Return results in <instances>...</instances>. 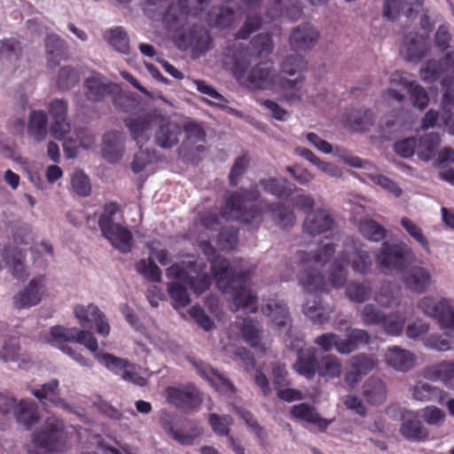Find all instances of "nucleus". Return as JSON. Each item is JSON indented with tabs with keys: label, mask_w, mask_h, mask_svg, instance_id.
I'll use <instances>...</instances> for the list:
<instances>
[{
	"label": "nucleus",
	"mask_w": 454,
	"mask_h": 454,
	"mask_svg": "<svg viewBox=\"0 0 454 454\" xmlns=\"http://www.w3.org/2000/svg\"><path fill=\"white\" fill-rule=\"evenodd\" d=\"M209 262L217 287L230 296L235 309H244L248 312H255L258 309L257 297L247 289L249 275L254 269H239L238 263L242 262L241 259L234 261L233 265H231L221 255L213 257Z\"/></svg>",
	"instance_id": "f257e3e1"
},
{
	"label": "nucleus",
	"mask_w": 454,
	"mask_h": 454,
	"mask_svg": "<svg viewBox=\"0 0 454 454\" xmlns=\"http://www.w3.org/2000/svg\"><path fill=\"white\" fill-rule=\"evenodd\" d=\"M205 269V262L193 255L167 269V277L172 279L168 283V291L174 308L184 307L191 301L183 281L197 294H201L209 288L211 278L204 272Z\"/></svg>",
	"instance_id": "f03ea898"
},
{
	"label": "nucleus",
	"mask_w": 454,
	"mask_h": 454,
	"mask_svg": "<svg viewBox=\"0 0 454 454\" xmlns=\"http://www.w3.org/2000/svg\"><path fill=\"white\" fill-rule=\"evenodd\" d=\"M303 82L302 76L288 79L277 74L272 63L262 61L251 68L240 84L251 90H270L277 88L283 100L288 104H296L302 99Z\"/></svg>",
	"instance_id": "7ed1b4c3"
},
{
	"label": "nucleus",
	"mask_w": 454,
	"mask_h": 454,
	"mask_svg": "<svg viewBox=\"0 0 454 454\" xmlns=\"http://www.w3.org/2000/svg\"><path fill=\"white\" fill-rule=\"evenodd\" d=\"M259 192L256 190L235 192L227 198L220 215L207 213L201 218V224L208 230L216 229L221 219L239 220L244 223L257 227L262 222V212L254 206L249 205L256 200Z\"/></svg>",
	"instance_id": "20e7f679"
},
{
	"label": "nucleus",
	"mask_w": 454,
	"mask_h": 454,
	"mask_svg": "<svg viewBox=\"0 0 454 454\" xmlns=\"http://www.w3.org/2000/svg\"><path fill=\"white\" fill-rule=\"evenodd\" d=\"M155 121L156 119L153 115L146 114L129 119L125 121L132 138L140 148L135 154L132 162V169L136 173L142 171L147 165L156 162L158 160L155 150L150 148L142 149L143 145L150 139V129Z\"/></svg>",
	"instance_id": "39448f33"
},
{
	"label": "nucleus",
	"mask_w": 454,
	"mask_h": 454,
	"mask_svg": "<svg viewBox=\"0 0 454 454\" xmlns=\"http://www.w3.org/2000/svg\"><path fill=\"white\" fill-rule=\"evenodd\" d=\"M209 1L177 0L168 6L164 15V22L169 28L179 31L188 23L190 18L198 17L208 6Z\"/></svg>",
	"instance_id": "423d86ee"
},
{
	"label": "nucleus",
	"mask_w": 454,
	"mask_h": 454,
	"mask_svg": "<svg viewBox=\"0 0 454 454\" xmlns=\"http://www.w3.org/2000/svg\"><path fill=\"white\" fill-rule=\"evenodd\" d=\"M166 399L182 411H191L202 403L198 388L192 384L170 386L166 388Z\"/></svg>",
	"instance_id": "0eeeda50"
},
{
	"label": "nucleus",
	"mask_w": 454,
	"mask_h": 454,
	"mask_svg": "<svg viewBox=\"0 0 454 454\" xmlns=\"http://www.w3.org/2000/svg\"><path fill=\"white\" fill-rule=\"evenodd\" d=\"M337 223L329 209L319 207L309 211L302 222L304 234L315 237L328 231H333Z\"/></svg>",
	"instance_id": "6e6552de"
},
{
	"label": "nucleus",
	"mask_w": 454,
	"mask_h": 454,
	"mask_svg": "<svg viewBox=\"0 0 454 454\" xmlns=\"http://www.w3.org/2000/svg\"><path fill=\"white\" fill-rule=\"evenodd\" d=\"M341 256L342 260L349 264L355 272L362 275L370 272L372 265V257L359 241L347 239Z\"/></svg>",
	"instance_id": "1a4fd4ad"
},
{
	"label": "nucleus",
	"mask_w": 454,
	"mask_h": 454,
	"mask_svg": "<svg viewBox=\"0 0 454 454\" xmlns=\"http://www.w3.org/2000/svg\"><path fill=\"white\" fill-rule=\"evenodd\" d=\"M85 95L87 98L93 102H98L104 99L106 95L112 97L116 104L117 98L121 97V90L115 83L107 82L99 74H91L85 81Z\"/></svg>",
	"instance_id": "9d476101"
},
{
	"label": "nucleus",
	"mask_w": 454,
	"mask_h": 454,
	"mask_svg": "<svg viewBox=\"0 0 454 454\" xmlns=\"http://www.w3.org/2000/svg\"><path fill=\"white\" fill-rule=\"evenodd\" d=\"M408 253L409 250L403 245L385 242L376 255V263L382 271L387 273L392 270L402 268Z\"/></svg>",
	"instance_id": "9b49d317"
},
{
	"label": "nucleus",
	"mask_w": 454,
	"mask_h": 454,
	"mask_svg": "<svg viewBox=\"0 0 454 454\" xmlns=\"http://www.w3.org/2000/svg\"><path fill=\"white\" fill-rule=\"evenodd\" d=\"M224 56L225 64L231 66L233 75L240 83L247 75V70L251 63L249 50L240 43L232 44L226 50Z\"/></svg>",
	"instance_id": "f8f14e48"
},
{
	"label": "nucleus",
	"mask_w": 454,
	"mask_h": 454,
	"mask_svg": "<svg viewBox=\"0 0 454 454\" xmlns=\"http://www.w3.org/2000/svg\"><path fill=\"white\" fill-rule=\"evenodd\" d=\"M73 311L83 328L87 326V324L94 323L98 334L107 336L110 333V325L106 321L105 315L95 304L90 303L86 306L77 304L74 307Z\"/></svg>",
	"instance_id": "ddd939ff"
},
{
	"label": "nucleus",
	"mask_w": 454,
	"mask_h": 454,
	"mask_svg": "<svg viewBox=\"0 0 454 454\" xmlns=\"http://www.w3.org/2000/svg\"><path fill=\"white\" fill-rule=\"evenodd\" d=\"M101 231L103 236L112 244V246L121 253H129L133 246V236L128 227L114 223L106 225L103 219L101 221Z\"/></svg>",
	"instance_id": "4468645a"
},
{
	"label": "nucleus",
	"mask_w": 454,
	"mask_h": 454,
	"mask_svg": "<svg viewBox=\"0 0 454 454\" xmlns=\"http://www.w3.org/2000/svg\"><path fill=\"white\" fill-rule=\"evenodd\" d=\"M298 284L305 294H328L329 284L317 268L306 267L298 275Z\"/></svg>",
	"instance_id": "2eb2a0df"
},
{
	"label": "nucleus",
	"mask_w": 454,
	"mask_h": 454,
	"mask_svg": "<svg viewBox=\"0 0 454 454\" xmlns=\"http://www.w3.org/2000/svg\"><path fill=\"white\" fill-rule=\"evenodd\" d=\"M301 310L303 315L314 325H322L329 321L334 307L325 303L323 298L317 295L307 299L302 304Z\"/></svg>",
	"instance_id": "dca6fc26"
},
{
	"label": "nucleus",
	"mask_w": 454,
	"mask_h": 454,
	"mask_svg": "<svg viewBox=\"0 0 454 454\" xmlns=\"http://www.w3.org/2000/svg\"><path fill=\"white\" fill-rule=\"evenodd\" d=\"M33 442L42 450V453L57 449V418L54 415L46 418L40 429L33 434Z\"/></svg>",
	"instance_id": "f3484780"
},
{
	"label": "nucleus",
	"mask_w": 454,
	"mask_h": 454,
	"mask_svg": "<svg viewBox=\"0 0 454 454\" xmlns=\"http://www.w3.org/2000/svg\"><path fill=\"white\" fill-rule=\"evenodd\" d=\"M262 311L270 318L273 326L287 329L291 325V317L286 302L278 298H268L263 301Z\"/></svg>",
	"instance_id": "a211bd4d"
},
{
	"label": "nucleus",
	"mask_w": 454,
	"mask_h": 454,
	"mask_svg": "<svg viewBox=\"0 0 454 454\" xmlns=\"http://www.w3.org/2000/svg\"><path fill=\"white\" fill-rule=\"evenodd\" d=\"M318 37V31L311 24L303 23L293 30L289 43L295 51H307L315 46Z\"/></svg>",
	"instance_id": "6ab92c4d"
},
{
	"label": "nucleus",
	"mask_w": 454,
	"mask_h": 454,
	"mask_svg": "<svg viewBox=\"0 0 454 454\" xmlns=\"http://www.w3.org/2000/svg\"><path fill=\"white\" fill-rule=\"evenodd\" d=\"M211 38L208 31L202 27H193L188 33L179 32L177 35V46L185 50L193 48L200 52L209 50Z\"/></svg>",
	"instance_id": "aec40b11"
},
{
	"label": "nucleus",
	"mask_w": 454,
	"mask_h": 454,
	"mask_svg": "<svg viewBox=\"0 0 454 454\" xmlns=\"http://www.w3.org/2000/svg\"><path fill=\"white\" fill-rule=\"evenodd\" d=\"M192 365L195 368L197 372L204 379H206L211 385L219 392L229 394L234 393L235 387L233 384L225 378L223 374L214 370L209 364L202 361L195 359H189Z\"/></svg>",
	"instance_id": "412c9836"
},
{
	"label": "nucleus",
	"mask_w": 454,
	"mask_h": 454,
	"mask_svg": "<svg viewBox=\"0 0 454 454\" xmlns=\"http://www.w3.org/2000/svg\"><path fill=\"white\" fill-rule=\"evenodd\" d=\"M45 278L43 276L33 278L27 286L13 296V304L17 309L29 308L41 301L44 288Z\"/></svg>",
	"instance_id": "4be33fe9"
},
{
	"label": "nucleus",
	"mask_w": 454,
	"mask_h": 454,
	"mask_svg": "<svg viewBox=\"0 0 454 454\" xmlns=\"http://www.w3.org/2000/svg\"><path fill=\"white\" fill-rule=\"evenodd\" d=\"M385 360L387 364L394 370L407 372L415 366L417 356L408 349L393 346L387 349Z\"/></svg>",
	"instance_id": "5701e85b"
},
{
	"label": "nucleus",
	"mask_w": 454,
	"mask_h": 454,
	"mask_svg": "<svg viewBox=\"0 0 454 454\" xmlns=\"http://www.w3.org/2000/svg\"><path fill=\"white\" fill-rule=\"evenodd\" d=\"M414 400L422 403L437 402L442 404L448 396V392L442 388L422 380H418L410 387Z\"/></svg>",
	"instance_id": "b1692460"
},
{
	"label": "nucleus",
	"mask_w": 454,
	"mask_h": 454,
	"mask_svg": "<svg viewBox=\"0 0 454 454\" xmlns=\"http://www.w3.org/2000/svg\"><path fill=\"white\" fill-rule=\"evenodd\" d=\"M181 127L173 121L163 120L154 134V142L163 149H170L179 142Z\"/></svg>",
	"instance_id": "393cba45"
},
{
	"label": "nucleus",
	"mask_w": 454,
	"mask_h": 454,
	"mask_svg": "<svg viewBox=\"0 0 454 454\" xmlns=\"http://www.w3.org/2000/svg\"><path fill=\"white\" fill-rule=\"evenodd\" d=\"M13 418L20 426L30 430L40 419L37 404L32 400H20L14 410Z\"/></svg>",
	"instance_id": "a878e982"
},
{
	"label": "nucleus",
	"mask_w": 454,
	"mask_h": 454,
	"mask_svg": "<svg viewBox=\"0 0 454 454\" xmlns=\"http://www.w3.org/2000/svg\"><path fill=\"white\" fill-rule=\"evenodd\" d=\"M400 434L403 438L411 442L425 441L428 437L427 429L413 412H409L403 416Z\"/></svg>",
	"instance_id": "bb28decb"
},
{
	"label": "nucleus",
	"mask_w": 454,
	"mask_h": 454,
	"mask_svg": "<svg viewBox=\"0 0 454 454\" xmlns=\"http://www.w3.org/2000/svg\"><path fill=\"white\" fill-rule=\"evenodd\" d=\"M405 286L417 294L424 293L432 282L427 270L419 266L408 269L403 275Z\"/></svg>",
	"instance_id": "cd10ccee"
},
{
	"label": "nucleus",
	"mask_w": 454,
	"mask_h": 454,
	"mask_svg": "<svg viewBox=\"0 0 454 454\" xmlns=\"http://www.w3.org/2000/svg\"><path fill=\"white\" fill-rule=\"evenodd\" d=\"M20 349L18 337L5 336L0 348V359L5 363L12 362L19 368L25 369L30 361L20 353Z\"/></svg>",
	"instance_id": "c85d7f7f"
},
{
	"label": "nucleus",
	"mask_w": 454,
	"mask_h": 454,
	"mask_svg": "<svg viewBox=\"0 0 454 454\" xmlns=\"http://www.w3.org/2000/svg\"><path fill=\"white\" fill-rule=\"evenodd\" d=\"M318 362L314 348L301 349L297 353V358L293 367L297 373L311 380L317 373Z\"/></svg>",
	"instance_id": "c756f323"
},
{
	"label": "nucleus",
	"mask_w": 454,
	"mask_h": 454,
	"mask_svg": "<svg viewBox=\"0 0 454 454\" xmlns=\"http://www.w3.org/2000/svg\"><path fill=\"white\" fill-rule=\"evenodd\" d=\"M124 137L118 131H111L104 136L102 154L109 162L120 160L124 153Z\"/></svg>",
	"instance_id": "7c9ffc66"
},
{
	"label": "nucleus",
	"mask_w": 454,
	"mask_h": 454,
	"mask_svg": "<svg viewBox=\"0 0 454 454\" xmlns=\"http://www.w3.org/2000/svg\"><path fill=\"white\" fill-rule=\"evenodd\" d=\"M370 334L367 331L360 328L346 329V337L341 339V343L339 344L338 353L340 355H348L359 347L370 343Z\"/></svg>",
	"instance_id": "2f4dec72"
},
{
	"label": "nucleus",
	"mask_w": 454,
	"mask_h": 454,
	"mask_svg": "<svg viewBox=\"0 0 454 454\" xmlns=\"http://www.w3.org/2000/svg\"><path fill=\"white\" fill-rule=\"evenodd\" d=\"M401 51L407 60L417 61L426 56L428 48L422 35L410 33L406 35Z\"/></svg>",
	"instance_id": "473e14b6"
},
{
	"label": "nucleus",
	"mask_w": 454,
	"mask_h": 454,
	"mask_svg": "<svg viewBox=\"0 0 454 454\" xmlns=\"http://www.w3.org/2000/svg\"><path fill=\"white\" fill-rule=\"evenodd\" d=\"M451 304L444 298L436 300L431 296H425L418 302V308L426 315L435 318L441 325Z\"/></svg>",
	"instance_id": "72a5a7b5"
},
{
	"label": "nucleus",
	"mask_w": 454,
	"mask_h": 454,
	"mask_svg": "<svg viewBox=\"0 0 454 454\" xmlns=\"http://www.w3.org/2000/svg\"><path fill=\"white\" fill-rule=\"evenodd\" d=\"M334 252V246L328 242L321 245L314 254L303 250L297 251L294 256V262L298 265H303L313 261L324 265L330 260Z\"/></svg>",
	"instance_id": "f704fd0d"
},
{
	"label": "nucleus",
	"mask_w": 454,
	"mask_h": 454,
	"mask_svg": "<svg viewBox=\"0 0 454 454\" xmlns=\"http://www.w3.org/2000/svg\"><path fill=\"white\" fill-rule=\"evenodd\" d=\"M291 414L296 419L316 425L321 431H325L333 422V419L322 418L315 407L307 403L294 405Z\"/></svg>",
	"instance_id": "c9c22d12"
},
{
	"label": "nucleus",
	"mask_w": 454,
	"mask_h": 454,
	"mask_svg": "<svg viewBox=\"0 0 454 454\" xmlns=\"http://www.w3.org/2000/svg\"><path fill=\"white\" fill-rule=\"evenodd\" d=\"M185 139L184 145L188 147L191 153L203 152V144L206 142L207 134L204 129L197 122L187 121L184 125Z\"/></svg>",
	"instance_id": "e433bc0d"
},
{
	"label": "nucleus",
	"mask_w": 454,
	"mask_h": 454,
	"mask_svg": "<svg viewBox=\"0 0 454 454\" xmlns=\"http://www.w3.org/2000/svg\"><path fill=\"white\" fill-rule=\"evenodd\" d=\"M27 133L37 143L45 139L48 134V117L43 111L34 110L30 112Z\"/></svg>",
	"instance_id": "4c0bfd02"
},
{
	"label": "nucleus",
	"mask_w": 454,
	"mask_h": 454,
	"mask_svg": "<svg viewBox=\"0 0 454 454\" xmlns=\"http://www.w3.org/2000/svg\"><path fill=\"white\" fill-rule=\"evenodd\" d=\"M399 84L403 89H406L411 95V99L414 106L420 110L427 107L429 102V97L426 90L418 84L416 82L409 81L403 77L391 79V84Z\"/></svg>",
	"instance_id": "58836bf2"
},
{
	"label": "nucleus",
	"mask_w": 454,
	"mask_h": 454,
	"mask_svg": "<svg viewBox=\"0 0 454 454\" xmlns=\"http://www.w3.org/2000/svg\"><path fill=\"white\" fill-rule=\"evenodd\" d=\"M423 0H386L383 13L391 20H395L401 12L411 18L413 7L421 6Z\"/></svg>",
	"instance_id": "ea45409f"
},
{
	"label": "nucleus",
	"mask_w": 454,
	"mask_h": 454,
	"mask_svg": "<svg viewBox=\"0 0 454 454\" xmlns=\"http://www.w3.org/2000/svg\"><path fill=\"white\" fill-rule=\"evenodd\" d=\"M8 270L17 279H24L27 274L24 265V255L18 248H5L4 258Z\"/></svg>",
	"instance_id": "a19ab883"
},
{
	"label": "nucleus",
	"mask_w": 454,
	"mask_h": 454,
	"mask_svg": "<svg viewBox=\"0 0 454 454\" xmlns=\"http://www.w3.org/2000/svg\"><path fill=\"white\" fill-rule=\"evenodd\" d=\"M241 334L244 340L253 348L264 353L269 347L261 343V327L259 324L252 319H244L240 325Z\"/></svg>",
	"instance_id": "79ce46f5"
},
{
	"label": "nucleus",
	"mask_w": 454,
	"mask_h": 454,
	"mask_svg": "<svg viewBox=\"0 0 454 454\" xmlns=\"http://www.w3.org/2000/svg\"><path fill=\"white\" fill-rule=\"evenodd\" d=\"M341 372L342 364L336 356L325 355L319 359L317 373L325 380L339 378Z\"/></svg>",
	"instance_id": "37998d69"
},
{
	"label": "nucleus",
	"mask_w": 454,
	"mask_h": 454,
	"mask_svg": "<svg viewBox=\"0 0 454 454\" xmlns=\"http://www.w3.org/2000/svg\"><path fill=\"white\" fill-rule=\"evenodd\" d=\"M440 145V136L438 133L430 132L422 136L417 144V155L424 160H430Z\"/></svg>",
	"instance_id": "c03bdc74"
},
{
	"label": "nucleus",
	"mask_w": 454,
	"mask_h": 454,
	"mask_svg": "<svg viewBox=\"0 0 454 454\" xmlns=\"http://www.w3.org/2000/svg\"><path fill=\"white\" fill-rule=\"evenodd\" d=\"M348 122L356 131H367L375 123V115L369 109H357L349 113Z\"/></svg>",
	"instance_id": "a18cd8bd"
},
{
	"label": "nucleus",
	"mask_w": 454,
	"mask_h": 454,
	"mask_svg": "<svg viewBox=\"0 0 454 454\" xmlns=\"http://www.w3.org/2000/svg\"><path fill=\"white\" fill-rule=\"evenodd\" d=\"M239 20V13L229 7H221L215 12L207 14V21L210 25L222 28L232 26Z\"/></svg>",
	"instance_id": "49530a36"
},
{
	"label": "nucleus",
	"mask_w": 454,
	"mask_h": 454,
	"mask_svg": "<svg viewBox=\"0 0 454 454\" xmlns=\"http://www.w3.org/2000/svg\"><path fill=\"white\" fill-rule=\"evenodd\" d=\"M364 395L369 403L373 404L381 403L387 397L386 385L380 379L370 378L364 385Z\"/></svg>",
	"instance_id": "de8ad7c7"
},
{
	"label": "nucleus",
	"mask_w": 454,
	"mask_h": 454,
	"mask_svg": "<svg viewBox=\"0 0 454 454\" xmlns=\"http://www.w3.org/2000/svg\"><path fill=\"white\" fill-rule=\"evenodd\" d=\"M372 294V288L368 281H351L345 289L346 297L352 302H364L371 298Z\"/></svg>",
	"instance_id": "09e8293b"
},
{
	"label": "nucleus",
	"mask_w": 454,
	"mask_h": 454,
	"mask_svg": "<svg viewBox=\"0 0 454 454\" xmlns=\"http://www.w3.org/2000/svg\"><path fill=\"white\" fill-rule=\"evenodd\" d=\"M106 41L117 51L128 53L129 50V39L122 27H115L105 32Z\"/></svg>",
	"instance_id": "8fccbe9b"
},
{
	"label": "nucleus",
	"mask_w": 454,
	"mask_h": 454,
	"mask_svg": "<svg viewBox=\"0 0 454 454\" xmlns=\"http://www.w3.org/2000/svg\"><path fill=\"white\" fill-rule=\"evenodd\" d=\"M33 395L43 406L50 410L57 407V380H53L43 384L40 388L33 390Z\"/></svg>",
	"instance_id": "3c124183"
},
{
	"label": "nucleus",
	"mask_w": 454,
	"mask_h": 454,
	"mask_svg": "<svg viewBox=\"0 0 454 454\" xmlns=\"http://www.w3.org/2000/svg\"><path fill=\"white\" fill-rule=\"evenodd\" d=\"M272 212V219L277 225L283 229H287L294 225L296 217L293 210L280 203L270 206Z\"/></svg>",
	"instance_id": "603ef678"
},
{
	"label": "nucleus",
	"mask_w": 454,
	"mask_h": 454,
	"mask_svg": "<svg viewBox=\"0 0 454 454\" xmlns=\"http://www.w3.org/2000/svg\"><path fill=\"white\" fill-rule=\"evenodd\" d=\"M307 69V62L298 53L288 55L280 64V75L293 76Z\"/></svg>",
	"instance_id": "864d4df0"
},
{
	"label": "nucleus",
	"mask_w": 454,
	"mask_h": 454,
	"mask_svg": "<svg viewBox=\"0 0 454 454\" xmlns=\"http://www.w3.org/2000/svg\"><path fill=\"white\" fill-rule=\"evenodd\" d=\"M359 231L367 239L380 241L386 237V229L372 219H364L359 222Z\"/></svg>",
	"instance_id": "5fc2aeb1"
},
{
	"label": "nucleus",
	"mask_w": 454,
	"mask_h": 454,
	"mask_svg": "<svg viewBox=\"0 0 454 454\" xmlns=\"http://www.w3.org/2000/svg\"><path fill=\"white\" fill-rule=\"evenodd\" d=\"M359 317L365 326L380 325L385 313L372 303H367L359 310Z\"/></svg>",
	"instance_id": "6e6d98bb"
},
{
	"label": "nucleus",
	"mask_w": 454,
	"mask_h": 454,
	"mask_svg": "<svg viewBox=\"0 0 454 454\" xmlns=\"http://www.w3.org/2000/svg\"><path fill=\"white\" fill-rule=\"evenodd\" d=\"M420 78L427 82H433L446 75L442 63L434 59L427 61L419 70Z\"/></svg>",
	"instance_id": "4d7b16f0"
},
{
	"label": "nucleus",
	"mask_w": 454,
	"mask_h": 454,
	"mask_svg": "<svg viewBox=\"0 0 454 454\" xmlns=\"http://www.w3.org/2000/svg\"><path fill=\"white\" fill-rule=\"evenodd\" d=\"M137 271L152 282H160L161 272L160 268L150 259H142L136 263Z\"/></svg>",
	"instance_id": "13d9d810"
},
{
	"label": "nucleus",
	"mask_w": 454,
	"mask_h": 454,
	"mask_svg": "<svg viewBox=\"0 0 454 454\" xmlns=\"http://www.w3.org/2000/svg\"><path fill=\"white\" fill-rule=\"evenodd\" d=\"M262 188L277 197H286L292 193V190L286 187V179L270 177L261 181Z\"/></svg>",
	"instance_id": "bf43d9fd"
},
{
	"label": "nucleus",
	"mask_w": 454,
	"mask_h": 454,
	"mask_svg": "<svg viewBox=\"0 0 454 454\" xmlns=\"http://www.w3.org/2000/svg\"><path fill=\"white\" fill-rule=\"evenodd\" d=\"M405 318L398 312L385 313L384 321L380 325L383 326L385 332L390 335H399L403 328Z\"/></svg>",
	"instance_id": "052dcab7"
},
{
	"label": "nucleus",
	"mask_w": 454,
	"mask_h": 454,
	"mask_svg": "<svg viewBox=\"0 0 454 454\" xmlns=\"http://www.w3.org/2000/svg\"><path fill=\"white\" fill-rule=\"evenodd\" d=\"M349 364L364 376L376 366L377 360L372 355L358 354L350 358Z\"/></svg>",
	"instance_id": "680f3d73"
},
{
	"label": "nucleus",
	"mask_w": 454,
	"mask_h": 454,
	"mask_svg": "<svg viewBox=\"0 0 454 454\" xmlns=\"http://www.w3.org/2000/svg\"><path fill=\"white\" fill-rule=\"evenodd\" d=\"M348 271L339 262H334L330 268L328 284L335 289H340L347 284Z\"/></svg>",
	"instance_id": "e2e57ef3"
},
{
	"label": "nucleus",
	"mask_w": 454,
	"mask_h": 454,
	"mask_svg": "<svg viewBox=\"0 0 454 454\" xmlns=\"http://www.w3.org/2000/svg\"><path fill=\"white\" fill-rule=\"evenodd\" d=\"M367 177L372 181L375 184L380 186L387 192L392 194L393 196L398 198L402 194V189L398 186V184L381 174L378 173H369L367 174Z\"/></svg>",
	"instance_id": "0e129e2a"
},
{
	"label": "nucleus",
	"mask_w": 454,
	"mask_h": 454,
	"mask_svg": "<svg viewBox=\"0 0 454 454\" xmlns=\"http://www.w3.org/2000/svg\"><path fill=\"white\" fill-rule=\"evenodd\" d=\"M208 422L213 431L219 435L230 436V427L232 423V419L229 415L219 416L216 413H211L208 417Z\"/></svg>",
	"instance_id": "69168bd1"
},
{
	"label": "nucleus",
	"mask_w": 454,
	"mask_h": 454,
	"mask_svg": "<svg viewBox=\"0 0 454 454\" xmlns=\"http://www.w3.org/2000/svg\"><path fill=\"white\" fill-rule=\"evenodd\" d=\"M400 223L412 239L419 243L426 251L429 252V243L423 235L421 229L414 222L407 217H403Z\"/></svg>",
	"instance_id": "338daca9"
},
{
	"label": "nucleus",
	"mask_w": 454,
	"mask_h": 454,
	"mask_svg": "<svg viewBox=\"0 0 454 454\" xmlns=\"http://www.w3.org/2000/svg\"><path fill=\"white\" fill-rule=\"evenodd\" d=\"M91 403L94 407L98 409V411L110 419L119 420L121 419V412L110 404L108 402L102 399L100 395H94L91 398Z\"/></svg>",
	"instance_id": "774afa93"
}]
</instances>
